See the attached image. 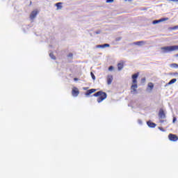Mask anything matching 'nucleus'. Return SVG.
<instances>
[{"label": "nucleus", "instance_id": "20", "mask_svg": "<svg viewBox=\"0 0 178 178\" xmlns=\"http://www.w3.org/2000/svg\"><path fill=\"white\" fill-rule=\"evenodd\" d=\"M170 67H174L175 69H177V67H178V64H177V63H172V64L170 65Z\"/></svg>", "mask_w": 178, "mask_h": 178}, {"label": "nucleus", "instance_id": "22", "mask_svg": "<svg viewBox=\"0 0 178 178\" xmlns=\"http://www.w3.org/2000/svg\"><path fill=\"white\" fill-rule=\"evenodd\" d=\"M90 76L92 80H95V75L92 73V72H90Z\"/></svg>", "mask_w": 178, "mask_h": 178}, {"label": "nucleus", "instance_id": "35", "mask_svg": "<svg viewBox=\"0 0 178 178\" xmlns=\"http://www.w3.org/2000/svg\"><path fill=\"white\" fill-rule=\"evenodd\" d=\"M172 74H173V76H178V73L177 72H174Z\"/></svg>", "mask_w": 178, "mask_h": 178}, {"label": "nucleus", "instance_id": "15", "mask_svg": "<svg viewBox=\"0 0 178 178\" xmlns=\"http://www.w3.org/2000/svg\"><path fill=\"white\" fill-rule=\"evenodd\" d=\"M123 67H124V64H123V63H119L118 64V70L119 71L122 70L123 69Z\"/></svg>", "mask_w": 178, "mask_h": 178}, {"label": "nucleus", "instance_id": "30", "mask_svg": "<svg viewBox=\"0 0 178 178\" xmlns=\"http://www.w3.org/2000/svg\"><path fill=\"white\" fill-rule=\"evenodd\" d=\"M159 129L161 130V131H165L163 127H159Z\"/></svg>", "mask_w": 178, "mask_h": 178}, {"label": "nucleus", "instance_id": "23", "mask_svg": "<svg viewBox=\"0 0 178 178\" xmlns=\"http://www.w3.org/2000/svg\"><path fill=\"white\" fill-rule=\"evenodd\" d=\"M113 69H114V67H113V65H111V66L108 67V71L109 72H112V70H113Z\"/></svg>", "mask_w": 178, "mask_h": 178}, {"label": "nucleus", "instance_id": "12", "mask_svg": "<svg viewBox=\"0 0 178 178\" xmlns=\"http://www.w3.org/2000/svg\"><path fill=\"white\" fill-rule=\"evenodd\" d=\"M177 81V79H171L168 83L165 85V87H168V86H171V84H175V83Z\"/></svg>", "mask_w": 178, "mask_h": 178}, {"label": "nucleus", "instance_id": "33", "mask_svg": "<svg viewBox=\"0 0 178 178\" xmlns=\"http://www.w3.org/2000/svg\"><path fill=\"white\" fill-rule=\"evenodd\" d=\"M141 81L142 83H144L145 81V78H142Z\"/></svg>", "mask_w": 178, "mask_h": 178}, {"label": "nucleus", "instance_id": "9", "mask_svg": "<svg viewBox=\"0 0 178 178\" xmlns=\"http://www.w3.org/2000/svg\"><path fill=\"white\" fill-rule=\"evenodd\" d=\"M111 47V44L106 43V44H97L96 46V48H109Z\"/></svg>", "mask_w": 178, "mask_h": 178}, {"label": "nucleus", "instance_id": "32", "mask_svg": "<svg viewBox=\"0 0 178 178\" xmlns=\"http://www.w3.org/2000/svg\"><path fill=\"white\" fill-rule=\"evenodd\" d=\"M168 1H170L171 2H178V0H168Z\"/></svg>", "mask_w": 178, "mask_h": 178}, {"label": "nucleus", "instance_id": "7", "mask_svg": "<svg viewBox=\"0 0 178 178\" xmlns=\"http://www.w3.org/2000/svg\"><path fill=\"white\" fill-rule=\"evenodd\" d=\"M72 95L73 97H78L79 94H80V91H79V89L77 88H74L72 89Z\"/></svg>", "mask_w": 178, "mask_h": 178}, {"label": "nucleus", "instance_id": "18", "mask_svg": "<svg viewBox=\"0 0 178 178\" xmlns=\"http://www.w3.org/2000/svg\"><path fill=\"white\" fill-rule=\"evenodd\" d=\"M159 20H160V23H162V22H166V20H169V18L163 17V18L160 19Z\"/></svg>", "mask_w": 178, "mask_h": 178}, {"label": "nucleus", "instance_id": "17", "mask_svg": "<svg viewBox=\"0 0 178 178\" xmlns=\"http://www.w3.org/2000/svg\"><path fill=\"white\" fill-rule=\"evenodd\" d=\"M56 6L57 7L58 9H62V3L59 2L56 3Z\"/></svg>", "mask_w": 178, "mask_h": 178}, {"label": "nucleus", "instance_id": "2", "mask_svg": "<svg viewBox=\"0 0 178 178\" xmlns=\"http://www.w3.org/2000/svg\"><path fill=\"white\" fill-rule=\"evenodd\" d=\"M178 45H171L161 47L163 54H168V52H172L173 51H177Z\"/></svg>", "mask_w": 178, "mask_h": 178}, {"label": "nucleus", "instance_id": "3", "mask_svg": "<svg viewBox=\"0 0 178 178\" xmlns=\"http://www.w3.org/2000/svg\"><path fill=\"white\" fill-rule=\"evenodd\" d=\"M107 97H108V95L106 94V92H104L102 95H100V97L97 98V102L99 104H101L102 101H104V99H106Z\"/></svg>", "mask_w": 178, "mask_h": 178}, {"label": "nucleus", "instance_id": "36", "mask_svg": "<svg viewBox=\"0 0 178 178\" xmlns=\"http://www.w3.org/2000/svg\"><path fill=\"white\" fill-rule=\"evenodd\" d=\"M74 81H79V78H74Z\"/></svg>", "mask_w": 178, "mask_h": 178}, {"label": "nucleus", "instance_id": "26", "mask_svg": "<svg viewBox=\"0 0 178 178\" xmlns=\"http://www.w3.org/2000/svg\"><path fill=\"white\" fill-rule=\"evenodd\" d=\"M67 56L68 58H73V53H70Z\"/></svg>", "mask_w": 178, "mask_h": 178}, {"label": "nucleus", "instance_id": "1", "mask_svg": "<svg viewBox=\"0 0 178 178\" xmlns=\"http://www.w3.org/2000/svg\"><path fill=\"white\" fill-rule=\"evenodd\" d=\"M139 73H135L132 74L131 79H132V85L131 86V92H137V88H138V85H137V79H138Z\"/></svg>", "mask_w": 178, "mask_h": 178}, {"label": "nucleus", "instance_id": "38", "mask_svg": "<svg viewBox=\"0 0 178 178\" xmlns=\"http://www.w3.org/2000/svg\"><path fill=\"white\" fill-rule=\"evenodd\" d=\"M160 122L161 123H163V120H160Z\"/></svg>", "mask_w": 178, "mask_h": 178}, {"label": "nucleus", "instance_id": "29", "mask_svg": "<svg viewBox=\"0 0 178 178\" xmlns=\"http://www.w3.org/2000/svg\"><path fill=\"white\" fill-rule=\"evenodd\" d=\"M94 34H101V31H97L94 33Z\"/></svg>", "mask_w": 178, "mask_h": 178}, {"label": "nucleus", "instance_id": "14", "mask_svg": "<svg viewBox=\"0 0 178 178\" xmlns=\"http://www.w3.org/2000/svg\"><path fill=\"white\" fill-rule=\"evenodd\" d=\"M105 92H103L102 90L96 92L95 94L92 95V97H100Z\"/></svg>", "mask_w": 178, "mask_h": 178}, {"label": "nucleus", "instance_id": "39", "mask_svg": "<svg viewBox=\"0 0 178 178\" xmlns=\"http://www.w3.org/2000/svg\"><path fill=\"white\" fill-rule=\"evenodd\" d=\"M124 1H129V2H131V1H132V0H124Z\"/></svg>", "mask_w": 178, "mask_h": 178}, {"label": "nucleus", "instance_id": "10", "mask_svg": "<svg viewBox=\"0 0 178 178\" xmlns=\"http://www.w3.org/2000/svg\"><path fill=\"white\" fill-rule=\"evenodd\" d=\"M112 81H113V76L108 75L107 76V84L108 86H111V84H112Z\"/></svg>", "mask_w": 178, "mask_h": 178}, {"label": "nucleus", "instance_id": "25", "mask_svg": "<svg viewBox=\"0 0 178 178\" xmlns=\"http://www.w3.org/2000/svg\"><path fill=\"white\" fill-rule=\"evenodd\" d=\"M177 120V118L176 117H173L172 123H176Z\"/></svg>", "mask_w": 178, "mask_h": 178}, {"label": "nucleus", "instance_id": "11", "mask_svg": "<svg viewBox=\"0 0 178 178\" xmlns=\"http://www.w3.org/2000/svg\"><path fill=\"white\" fill-rule=\"evenodd\" d=\"M95 91H97V89L92 88V89L88 90L86 92L85 95H86V97H88V95H91V94L95 92Z\"/></svg>", "mask_w": 178, "mask_h": 178}, {"label": "nucleus", "instance_id": "24", "mask_svg": "<svg viewBox=\"0 0 178 178\" xmlns=\"http://www.w3.org/2000/svg\"><path fill=\"white\" fill-rule=\"evenodd\" d=\"M114 0H106V3H112Z\"/></svg>", "mask_w": 178, "mask_h": 178}, {"label": "nucleus", "instance_id": "5", "mask_svg": "<svg viewBox=\"0 0 178 178\" xmlns=\"http://www.w3.org/2000/svg\"><path fill=\"white\" fill-rule=\"evenodd\" d=\"M168 138H169L170 141H173V142L177 141V140H178V137L173 134H170L168 135Z\"/></svg>", "mask_w": 178, "mask_h": 178}, {"label": "nucleus", "instance_id": "6", "mask_svg": "<svg viewBox=\"0 0 178 178\" xmlns=\"http://www.w3.org/2000/svg\"><path fill=\"white\" fill-rule=\"evenodd\" d=\"M147 124L150 129H155L156 127V124L151 120L147 121Z\"/></svg>", "mask_w": 178, "mask_h": 178}, {"label": "nucleus", "instance_id": "13", "mask_svg": "<svg viewBox=\"0 0 178 178\" xmlns=\"http://www.w3.org/2000/svg\"><path fill=\"white\" fill-rule=\"evenodd\" d=\"M144 44H145V42L144 40L134 42V45H138V47H141V45H144Z\"/></svg>", "mask_w": 178, "mask_h": 178}, {"label": "nucleus", "instance_id": "8", "mask_svg": "<svg viewBox=\"0 0 178 178\" xmlns=\"http://www.w3.org/2000/svg\"><path fill=\"white\" fill-rule=\"evenodd\" d=\"M37 15H38V12L37 10L32 11L30 15V18L31 19V20L35 19V17H37Z\"/></svg>", "mask_w": 178, "mask_h": 178}, {"label": "nucleus", "instance_id": "27", "mask_svg": "<svg viewBox=\"0 0 178 178\" xmlns=\"http://www.w3.org/2000/svg\"><path fill=\"white\" fill-rule=\"evenodd\" d=\"M172 30H177L178 29V25L175 26L174 27L172 28Z\"/></svg>", "mask_w": 178, "mask_h": 178}, {"label": "nucleus", "instance_id": "16", "mask_svg": "<svg viewBox=\"0 0 178 178\" xmlns=\"http://www.w3.org/2000/svg\"><path fill=\"white\" fill-rule=\"evenodd\" d=\"M147 88H149L150 91H152V90H154V83H149L147 85Z\"/></svg>", "mask_w": 178, "mask_h": 178}, {"label": "nucleus", "instance_id": "34", "mask_svg": "<svg viewBox=\"0 0 178 178\" xmlns=\"http://www.w3.org/2000/svg\"><path fill=\"white\" fill-rule=\"evenodd\" d=\"M83 90H84L85 91H87V90H88V87H86V88H83Z\"/></svg>", "mask_w": 178, "mask_h": 178}, {"label": "nucleus", "instance_id": "4", "mask_svg": "<svg viewBox=\"0 0 178 178\" xmlns=\"http://www.w3.org/2000/svg\"><path fill=\"white\" fill-rule=\"evenodd\" d=\"M159 119H166V114L163 108H160L159 111Z\"/></svg>", "mask_w": 178, "mask_h": 178}, {"label": "nucleus", "instance_id": "37", "mask_svg": "<svg viewBox=\"0 0 178 178\" xmlns=\"http://www.w3.org/2000/svg\"><path fill=\"white\" fill-rule=\"evenodd\" d=\"M176 58H178V54H175Z\"/></svg>", "mask_w": 178, "mask_h": 178}, {"label": "nucleus", "instance_id": "19", "mask_svg": "<svg viewBox=\"0 0 178 178\" xmlns=\"http://www.w3.org/2000/svg\"><path fill=\"white\" fill-rule=\"evenodd\" d=\"M159 23H161L159 19H155L152 21V24H158Z\"/></svg>", "mask_w": 178, "mask_h": 178}, {"label": "nucleus", "instance_id": "31", "mask_svg": "<svg viewBox=\"0 0 178 178\" xmlns=\"http://www.w3.org/2000/svg\"><path fill=\"white\" fill-rule=\"evenodd\" d=\"M120 40H122V38L120 37L116 38L115 39L116 41H120Z\"/></svg>", "mask_w": 178, "mask_h": 178}, {"label": "nucleus", "instance_id": "21", "mask_svg": "<svg viewBox=\"0 0 178 178\" xmlns=\"http://www.w3.org/2000/svg\"><path fill=\"white\" fill-rule=\"evenodd\" d=\"M49 56L51 59H54V60L55 59H56V57L54 56V53H49Z\"/></svg>", "mask_w": 178, "mask_h": 178}, {"label": "nucleus", "instance_id": "28", "mask_svg": "<svg viewBox=\"0 0 178 178\" xmlns=\"http://www.w3.org/2000/svg\"><path fill=\"white\" fill-rule=\"evenodd\" d=\"M138 124H143V120H138Z\"/></svg>", "mask_w": 178, "mask_h": 178}]
</instances>
